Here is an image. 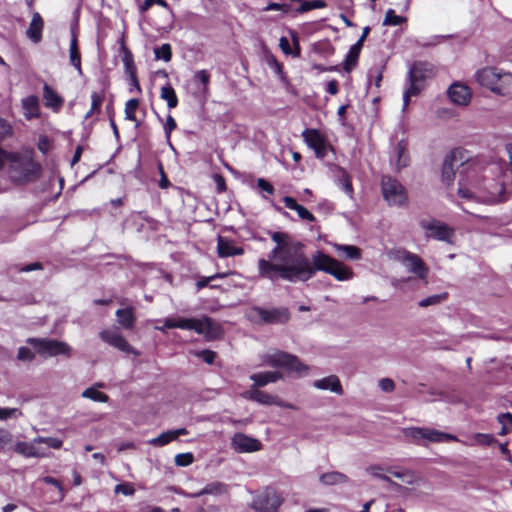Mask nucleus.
I'll use <instances>...</instances> for the list:
<instances>
[{"instance_id": "obj_60", "label": "nucleus", "mask_w": 512, "mask_h": 512, "mask_svg": "<svg viewBox=\"0 0 512 512\" xmlns=\"http://www.w3.org/2000/svg\"><path fill=\"white\" fill-rule=\"evenodd\" d=\"M379 387L384 392H392L395 388V384L390 378H383L379 381Z\"/></svg>"}, {"instance_id": "obj_40", "label": "nucleus", "mask_w": 512, "mask_h": 512, "mask_svg": "<svg viewBox=\"0 0 512 512\" xmlns=\"http://www.w3.org/2000/svg\"><path fill=\"white\" fill-rule=\"evenodd\" d=\"M138 106H139V101L135 98L128 100L125 105V118L127 120L135 122L136 127L139 126V122L136 119V110H137Z\"/></svg>"}, {"instance_id": "obj_17", "label": "nucleus", "mask_w": 512, "mask_h": 512, "mask_svg": "<svg viewBox=\"0 0 512 512\" xmlns=\"http://www.w3.org/2000/svg\"><path fill=\"white\" fill-rule=\"evenodd\" d=\"M304 142L311 148L316 157L323 159L327 155V143L324 136L317 129H305L302 132Z\"/></svg>"}, {"instance_id": "obj_7", "label": "nucleus", "mask_w": 512, "mask_h": 512, "mask_svg": "<svg viewBox=\"0 0 512 512\" xmlns=\"http://www.w3.org/2000/svg\"><path fill=\"white\" fill-rule=\"evenodd\" d=\"M247 317L256 324L279 325L290 319V312L286 307L264 308L254 306L247 311Z\"/></svg>"}, {"instance_id": "obj_36", "label": "nucleus", "mask_w": 512, "mask_h": 512, "mask_svg": "<svg viewBox=\"0 0 512 512\" xmlns=\"http://www.w3.org/2000/svg\"><path fill=\"white\" fill-rule=\"evenodd\" d=\"M35 444L31 442H17L14 451L24 457L33 458L34 455H41L39 452L34 450Z\"/></svg>"}, {"instance_id": "obj_16", "label": "nucleus", "mask_w": 512, "mask_h": 512, "mask_svg": "<svg viewBox=\"0 0 512 512\" xmlns=\"http://www.w3.org/2000/svg\"><path fill=\"white\" fill-rule=\"evenodd\" d=\"M99 337L107 344L117 348L118 350L128 353L134 354L135 356H139L140 353L135 348H133L124 336L117 329H106L99 333Z\"/></svg>"}, {"instance_id": "obj_48", "label": "nucleus", "mask_w": 512, "mask_h": 512, "mask_svg": "<svg viewBox=\"0 0 512 512\" xmlns=\"http://www.w3.org/2000/svg\"><path fill=\"white\" fill-rule=\"evenodd\" d=\"M194 460L192 453H180L174 458V462L177 466L186 467L190 465Z\"/></svg>"}, {"instance_id": "obj_32", "label": "nucleus", "mask_w": 512, "mask_h": 512, "mask_svg": "<svg viewBox=\"0 0 512 512\" xmlns=\"http://www.w3.org/2000/svg\"><path fill=\"white\" fill-rule=\"evenodd\" d=\"M348 480L345 474L337 471L323 473L320 476V482L325 485L343 484L348 482Z\"/></svg>"}, {"instance_id": "obj_34", "label": "nucleus", "mask_w": 512, "mask_h": 512, "mask_svg": "<svg viewBox=\"0 0 512 512\" xmlns=\"http://www.w3.org/2000/svg\"><path fill=\"white\" fill-rule=\"evenodd\" d=\"M160 97L167 102V106L172 109L178 104V98L174 88L167 84L161 88Z\"/></svg>"}, {"instance_id": "obj_26", "label": "nucleus", "mask_w": 512, "mask_h": 512, "mask_svg": "<svg viewBox=\"0 0 512 512\" xmlns=\"http://www.w3.org/2000/svg\"><path fill=\"white\" fill-rule=\"evenodd\" d=\"M188 432L185 428H179L176 430L166 431L161 433L159 436L148 440V444L152 446H165L177 439L181 435H186Z\"/></svg>"}, {"instance_id": "obj_56", "label": "nucleus", "mask_w": 512, "mask_h": 512, "mask_svg": "<svg viewBox=\"0 0 512 512\" xmlns=\"http://www.w3.org/2000/svg\"><path fill=\"white\" fill-rule=\"evenodd\" d=\"M257 187L262 191L269 195H272L275 192V189L271 183L263 178H259L257 180Z\"/></svg>"}, {"instance_id": "obj_33", "label": "nucleus", "mask_w": 512, "mask_h": 512, "mask_svg": "<svg viewBox=\"0 0 512 512\" xmlns=\"http://www.w3.org/2000/svg\"><path fill=\"white\" fill-rule=\"evenodd\" d=\"M116 317L119 324L125 329H131L135 323V317L131 309H118Z\"/></svg>"}, {"instance_id": "obj_59", "label": "nucleus", "mask_w": 512, "mask_h": 512, "mask_svg": "<svg viewBox=\"0 0 512 512\" xmlns=\"http://www.w3.org/2000/svg\"><path fill=\"white\" fill-rule=\"evenodd\" d=\"M32 444H35L34 450L39 452L41 455H34L33 458H44L47 457L49 454L47 452L46 446H43V442L36 441V438L32 440Z\"/></svg>"}, {"instance_id": "obj_10", "label": "nucleus", "mask_w": 512, "mask_h": 512, "mask_svg": "<svg viewBox=\"0 0 512 512\" xmlns=\"http://www.w3.org/2000/svg\"><path fill=\"white\" fill-rule=\"evenodd\" d=\"M419 225L424 231L426 239H434L448 244L454 243L455 230L448 224L431 218L420 220Z\"/></svg>"}, {"instance_id": "obj_20", "label": "nucleus", "mask_w": 512, "mask_h": 512, "mask_svg": "<svg viewBox=\"0 0 512 512\" xmlns=\"http://www.w3.org/2000/svg\"><path fill=\"white\" fill-rule=\"evenodd\" d=\"M369 32H370V27L369 26L364 27L362 34H361L360 38L358 39V41L350 47L348 54L344 61V66H343V69L346 72H350L357 65V61H358L361 49L363 47V43L366 40Z\"/></svg>"}, {"instance_id": "obj_62", "label": "nucleus", "mask_w": 512, "mask_h": 512, "mask_svg": "<svg viewBox=\"0 0 512 512\" xmlns=\"http://www.w3.org/2000/svg\"><path fill=\"white\" fill-rule=\"evenodd\" d=\"M242 253H243V248L234 247L226 241V257L234 256V255H241Z\"/></svg>"}, {"instance_id": "obj_25", "label": "nucleus", "mask_w": 512, "mask_h": 512, "mask_svg": "<svg viewBox=\"0 0 512 512\" xmlns=\"http://www.w3.org/2000/svg\"><path fill=\"white\" fill-rule=\"evenodd\" d=\"M393 154L395 157L397 171H400L409 165L410 158L408 154V144L406 141H399L393 150Z\"/></svg>"}, {"instance_id": "obj_24", "label": "nucleus", "mask_w": 512, "mask_h": 512, "mask_svg": "<svg viewBox=\"0 0 512 512\" xmlns=\"http://www.w3.org/2000/svg\"><path fill=\"white\" fill-rule=\"evenodd\" d=\"M313 386L320 390H329L338 395L343 394L340 380L336 375H330L322 379L315 380Z\"/></svg>"}, {"instance_id": "obj_63", "label": "nucleus", "mask_w": 512, "mask_h": 512, "mask_svg": "<svg viewBox=\"0 0 512 512\" xmlns=\"http://www.w3.org/2000/svg\"><path fill=\"white\" fill-rule=\"evenodd\" d=\"M497 419H498V422L501 423L503 426H507V425L512 426V414L509 412L499 414Z\"/></svg>"}, {"instance_id": "obj_51", "label": "nucleus", "mask_w": 512, "mask_h": 512, "mask_svg": "<svg viewBox=\"0 0 512 512\" xmlns=\"http://www.w3.org/2000/svg\"><path fill=\"white\" fill-rule=\"evenodd\" d=\"M190 353L198 358L203 359V361L207 364H212L216 357L215 353L209 350L191 351Z\"/></svg>"}, {"instance_id": "obj_57", "label": "nucleus", "mask_w": 512, "mask_h": 512, "mask_svg": "<svg viewBox=\"0 0 512 512\" xmlns=\"http://www.w3.org/2000/svg\"><path fill=\"white\" fill-rule=\"evenodd\" d=\"M103 98L97 92L91 94V112H98L100 110Z\"/></svg>"}, {"instance_id": "obj_13", "label": "nucleus", "mask_w": 512, "mask_h": 512, "mask_svg": "<svg viewBox=\"0 0 512 512\" xmlns=\"http://www.w3.org/2000/svg\"><path fill=\"white\" fill-rule=\"evenodd\" d=\"M243 397L250 401L256 402L260 405H274L281 408H287L292 410L296 409L295 405L285 402L277 395L267 393L265 391L260 390L259 388L249 387V389L246 392H244Z\"/></svg>"}, {"instance_id": "obj_39", "label": "nucleus", "mask_w": 512, "mask_h": 512, "mask_svg": "<svg viewBox=\"0 0 512 512\" xmlns=\"http://www.w3.org/2000/svg\"><path fill=\"white\" fill-rule=\"evenodd\" d=\"M338 170L340 173V176L338 178V185L345 193H347L349 196H352L353 186L351 183L350 176L347 174V172L344 169L339 168Z\"/></svg>"}, {"instance_id": "obj_58", "label": "nucleus", "mask_w": 512, "mask_h": 512, "mask_svg": "<svg viewBox=\"0 0 512 512\" xmlns=\"http://www.w3.org/2000/svg\"><path fill=\"white\" fill-rule=\"evenodd\" d=\"M153 4H158L164 8L168 7V3L165 0H145L139 7L140 11H147Z\"/></svg>"}, {"instance_id": "obj_4", "label": "nucleus", "mask_w": 512, "mask_h": 512, "mask_svg": "<svg viewBox=\"0 0 512 512\" xmlns=\"http://www.w3.org/2000/svg\"><path fill=\"white\" fill-rule=\"evenodd\" d=\"M476 81L498 95H504L512 85V74L501 72L495 67H484L475 73Z\"/></svg>"}, {"instance_id": "obj_18", "label": "nucleus", "mask_w": 512, "mask_h": 512, "mask_svg": "<svg viewBox=\"0 0 512 512\" xmlns=\"http://www.w3.org/2000/svg\"><path fill=\"white\" fill-rule=\"evenodd\" d=\"M221 493H222V485L220 483H211V484H208L201 491H199L197 493L185 494V496L192 497V498L211 496L212 503H210V500L208 498L203 499V504L207 505V508L200 507V512H215L216 511V508H215L216 498H220Z\"/></svg>"}, {"instance_id": "obj_45", "label": "nucleus", "mask_w": 512, "mask_h": 512, "mask_svg": "<svg viewBox=\"0 0 512 512\" xmlns=\"http://www.w3.org/2000/svg\"><path fill=\"white\" fill-rule=\"evenodd\" d=\"M154 54L156 59H162L165 62H168L172 57L171 46L167 43L162 44L160 47L154 49Z\"/></svg>"}, {"instance_id": "obj_14", "label": "nucleus", "mask_w": 512, "mask_h": 512, "mask_svg": "<svg viewBox=\"0 0 512 512\" xmlns=\"http://www.w3.org/2000/svg\"><path fill=\"white\" fill-rule=\"evenodd\" d=\"M462 152L459 149L452 150L448 155H446L443 165H442V171H441V177L442 182L446 185H451L455 178V171L454 167L458 165L460 162V166H462L463 176H466L464 168L467 167L469 164H464L462 161Z\"/></svg>"}, {"instance_id": "obj_31", "label": "nucleus", "mask_w": 512, "mask_h": 512, "mask_svg": "<svg viewBox=\"0 0 512 512\" xmlns=\"http://www.w3.org/2000/svg\"><path fill=\"white\" fill-rule=\"evenodd\" d=\"M69 58L71 65L74 66V68L78 71L79 75H82L81 54L78 48L77 37L74 32H72V38L70 41Z\"/></svg>"}, {"instance_id": "obj_9", "label": "nucleus", "mask_w": 512, "mask_h": 512, "mask_svg": "<svg viewBox=\"0 0 512 512\" xmlns=\"http://www.w3.org/2000/svg\"><path fill=\"white\" fill-rule=\"evenodd\" d=\"M26 343L33 346L36 352L44 358L71 354V347L66 342L55 339L30 337Z\"/></svg>"}, {"instance_id": "obj_53", "label": "nucleus", "mask_w": 512, "mask_h": 512, "mask_svg": "<svg viewBox=\"0 0 512 512\" xmlns=\"http://www.w3.org/2000/svg\"><path fill=\"white\" fill-rule=\"evenodd\" d=\"M11 442H12V434L5 429H0V451H4L5 448Z\"/></svg>"}, {"instance_id": "obj_61", "label": "nucleus", "mask_w": 512, "mask_h": 512, "mask_svg": "<svg viewBox=\"0 0 512 512\" xmlns=\"http://www.w3.org/2000/svg\"><path fill=\"white\" fill-rule=\"evenodd\" d=\"M176 121L171 115L167 116L166 124L164 126V130L166 133V136L169 137L170 133L176 128Z\"/></svg>"}, {"instance_id": "obj_29", "label": "nucleus", "mask_w": 512, "mask_h": 512, "mask_svg": "<svg viewBox=\"0 0 512 512\" xmlns=\"http://www.w3.org/2000/svg\"><path fill=\"white\" fill-rule=\"evenodd\" d=\"M283 203L286 208L296 211L299 218H301L302 220H306L309 222L315 221L314 215L304 206L299 205L293 197L285 196L283 198Z\"/></svg>"}, {"instance_id": "obj_55", "label": "nucleus", "mask_w": 512, "mask_h": 512, "mask_svg": "<svg viewBox=\"0 0 512 512\" xmlns=\"http://www.w3.org/2000/svg\"><path fill=\"white\" fill-rule=\"evenodd\" d=\"M12 134V127L5 119L0 118V141Z\"/></svg>"}, {"instance_id": "obj_8", "label": "nucleus", "mask_w": 512, "mask_h": 512, "mask_svg": "<svg viewBox=\"0 0 512 512\" xmlns=\"http://www.w3.org/2000/svg\"><path fill=\"white\" fill-rule=\"evenodd\" d=\"M389 259L401 263L406 269L415 274L419 279L425 280L429 273V268L425 262L415 253L404 248H395L388 252Z\"/></svg>"}, {"instance_id": "obj_49", "label": "nucleus", "mask_w": 512, "mask_h": 512, "mask_svg": "<svg viewBox=\"0 0 512 512\" xmlns=\"http://www.w3.org/2000/svg\"><path fill=\"white\" fill-rule=\"evenodd\" d=\"M123 63L125 66V71L129 75L130 78L134 79V72L136 71V68L133 64V57L130 52H125L123 57Z\"/></svg>"}, {"instance_id": "obj_28", "label": "nucleus", "mask_w": 512, "mask_h": 512, "mask_svg": "<svg viewBox=\"0 0 512 512\" xmlns=\"http://www.w3.org/2000/svg\"><path fill=\"white\" fill-rule=\"evenodd\" d=\"M43 99L45 106L58 111L63 105V99L47 83L43 86Z\"/></svg>"}, {"instance_id": "obj_64", "label": "nucleus", "mask_w": 512, "mask_h": 512, "mask_svg": "<svg viewBox=\"0 0 512 512\" xmlns=\"http://www.w3.org/2000/svg\"><path fill=\"white\" fill-rule=\"evenodd\" d=\"M384 470H385V468H383L381 465H378V464L370 465L366 468V472L376 478H377V476H379V474H381V471H384Z\"/></svg>"}, {"instance_id": "obj_54", "label": "nucleus", "mask_w": 512, "mask_h": 512, "mask_svg": "<svg viewBox=\"0 0 512 512\" xmlns=\"http://www.w3.org/2000/svg\"><path fill=\"white\" fill-rule=\"evenodd\" d=\"M135 492L134 487L129 483H122L115 486V493L123 494L126 496L133 495Z\"/></svg>"}, {"instance_id": "obj_12", "label": "nucleus", "mask_w": 512, "mask_h": 512, "mask_svg": "<svg viewBox=\"0 0 512 512\" xmlns=\"http://www.w3.org/2000/svg\"><path fill=\"white\" fill-rule=\"evenodd\" d=\"M283 503V497L272 487L258 491L252 499L251 508L256 512H277Z\"/></svg>"}, {"instance_id": "obj_37", "label": "nucleus", "mask_w": 512, "mask_h": 512, "mask_svg": "<svg viewBox=\"0 0 512 512\" xmlns=\"http://www.w3.org/2000/svg\"><path fill=\"white\" fill-rule=\"evenodd\" d=\"M82 397L90 399V400L95 401V402H103V403H105V402H107L109 400V397H108L107 394L98 391L94 387H90V388L85 389L82 392Z\"/></svg>"}, {"instance_id": "obj_35", "label": "nucleus", "mask_w": 512, "mask_h": 512, "mask_svg": "<svg viewBox=\"0 0 512 512\" xmlns=\"http://www.w3.org/2000/svg\"><path fill=\"white\" fill-rule=\"evenodd\" d=\"M408 88L403 93V110H405L409 104L410 98L412 96H417L420 91L421 87L419 86V82L414 81L413 79H408Z\"/></svg>"}, {"instance_id": "obj_38", "label": "nucleus", "mask_w": 512, "mask_h": 512, "mask_svg": "<svg viewBox=\"0 0 512 512\" xmlns=\"http://www.w3.org/2000/svg\"><path fill=\"white\" fill-rule=\"evenodd\" d=\"M407 21L406 17L396 15L393 9H388L383 20L384 26H398Z\"/></svg>"}, {"instance_id": "obj_42", "label": "nucleus", "mask_w": 512, "mask_h": 512, "mask_svg": "<svg viewBox=\"0 0 512 512\" xmlns=\"http://www.w3.org/2000/svg\"><path fill=\"white\" fill-rule=\"evenodd\" d=\"M326 2L323 0H310L304 1L302 4L296 9L297 13H305L307 11L313 9H322L326 7Z\"/></svg>"}, {"instance_id": "obj_22", "label": "nucleus", "mask_w": 512, "mask_h": 512, "mask_svg": "<svg viewBox=\"0 0 512 512\" xmlns=\"http://www.w3.org/2000/svg\"><path fill=\"white\" fill-rule=\"evenodd\" d=\"M250 380L253 382L250 387L260 388L271 383H276L283 379V374L279 371H263L250 375Z\"/></svg>"}, {"instance_id": "obj_23", "label": "nucleus", "mask_w": 512, "mask_h": 512, "mask_svg": "<svg viewBox=\"0 0 512 512\" xmlns=\"http://www.w3.org/2000/svg\"><path fill=\"white\" fill-rule=\"evenodd\" d=\"M24 117L27 120L40 117V104L39 99L35 95H30L21 100Z\"/></svg>"}, {"instance_id": "obj_11", "label": "nucleus", "mask_w": 512, "mask_h": 512, "mask_svg": "<svg viewBox=\"0 0 512 512\" xmlns=\"http://www.w3.org/2000/svg\"><path fill=\"white\" fill-rule=\"evenodd\" d=\"M381 191L384 199L390 206L407 205L408 196L404 186L391 176H383L381 179Z\"/></svg>"}, {"instance_id": "obj_2", "label": "nucleus", "mask_w": 512, "mask_h": 512, "mask_svg": "<svg viewBox=\"0 0 512 512\" xmlns=\"http://www.w3.org/2000/svg\"><path fill=\"white\" fill-rule=\"evenodd\" d=\"M466 176L461 172L458 195L467 200H475L485 204H495L508 199L502 180L480 179L476 168L468 165L464 168Z\"/></svg>"}, {"instance_id": "obj_50", "label": "nucleus", "mask_w": 512, "mask_h": 512, "mask_svg": "<svg viewBox=\"0 0 512 512\" xmlns=\"http://www.w3.org/2000/svg\"><path fill=\"white\" fill-rule=\"evenodd\" d=\"M21 415L22 412L18 408L0 407V420H6L8 418H18Z\"/></svg>"}, {"instance_id": "obj_46", "label": "nucleus", "mask_w": 512, "mask_h": 512, "mask_svg": "<svg viewBox=\"0 0 512 512\" xmlns=\"http://www.w3.org/2000/svg\"><path fill=\"white\" fill-rule=\"evenodd\" d=\"M473 439L476 444L482 446H489L496 441L495 437L492 434L487 433H476L473 436Z\"/></svg>"}, {"instance_id": "obj_1", "label": "nucleus", "mask_w": 512, "mask_h": 512, "mask_svg": "<svg viewBox=\"0 0 512 512\" xmlns=\"http://www.w3.org/2000/svg\"><path fill=\"white\" fill-rule=\"evenodd\" d=\"M276 246L267 258L258 260V275L272 282L285 280L288 282H306L317 271L332 275L338 281H346L353 277V271L335 258L318 250L309 258L305 246L300 241L291 240L284 232L271 235Z\"/></svg>"}, {"instance_id": "obj_27", "label": "nucleus", "mask_w": 512, "mask_h": 512, "mask_svg": "<svg viewBox=\"0 0 512 512\" xmlns=\"http://www.w3.org/2000/svg\"><path fill=\"white\" fill-rule=\"evenodd\" d=\"M432 73V66L426 62L414 63L408 72V79H413L417 82L424 81Z\"/></svg>"}, {"instance_id": "obj_43", "label": "nucleus", "mask_w": 512, "mask_h": 512, "mask_svg": "<svg viewBox=\"0 0 512 512\" xmlns=\"http://www.w3.org/2000/svg\"><path fill=\"white\" fill-rule=\"evenodd\" d=\"M337 251H342L344 256L349 259L358 260L361 258L360 249L352 245H336Z\"/></svg>"}, {"instance_id": "obj_3", "label": "nucleus", "mask_w": 512, "mask_h": 512, "mask_svg": "<svg viewBox=\"0 0 512 512\" xmlns=\"http://www.w3.org/2000/svg\"><path fill=\"white\" fill-rule=\"evenodd\" d=\"M9 173L14 182H33L40 177L41 166L28 154H13L10 158Z\"/></svg>"}, {"instance_id": "obj_15", "label": "nucleus", "mask_w": 512, "mask_h": 512, "mask_svg": "<svg viewBox=\"0 0 512 512\" xmlns=\"http://www.w3.org/2000/svg\"><path fill=\"white\" fill-rule=\"evenodd\" d=\"M207 327V320H199L193 318H167L164 321V326L157 327V329L162 332H165L166 329L180 328L185 330H194L197 333L202 334L206 331Z\"/></svg>"}, {"instance_id": "obj_6", "label": "nucleus", "mask_w": 512, "mask_h": 512, "mask_svg": "<svg viewBox=\"0 0 512 512\" xmlns=\"http://www.w3.org/2000/svg\"><path fill=\"white\" fill-rule=\"evenodd\" d=\"M262 360L264 365L273 368H284L289 373H295L297 376L305 375L309 371V367L303 364L297 356L279 350L265 354Z\"/></svg>"}, {"instance_id": "obj_47", "label": "nucleus", "mask_w": 512, "mask_h": 512, "mask_svg": "<svg viewBox=\"0 0 512 512\" xmlns=\"http://www.w3.org/2000/svg\"><path fill=\"white\" fill-rule=\"evenodd\" d=\"M36 441L43 442L46 448L60 449L63 445L62 440L54 437H36Z\"/></svg>"}, {"instance_id": "obj_44", "label": "nucleus", "mask_w": 512, "mask_h": 512, "mask_svg": "<svg viewBox=\"0 0 512 512\" xmlns=\"http://www.w3.org/2000/svg\"><path fill=\"white\" fill-rule=\"evenodd\" d=\"M447 296H448L447 293L431 295V296H428V297L422 299L421 301H419L418 305L420 307H428V306L437 305V304H440L441 302H443L444 300H446Z\"/></svg>"}, {"instance_id": "obj_52", "label": "nucleus", "mask_w": 512, "mask_h": 512, "mask_svg": "<svg viewBox=\"0 0 512 512\" xmlns=\"http://www.w3.org/2000/svg\"><path fill=\"white\" fill-rule=\"evenodd\" d=\"M35 358V354L33 353L32 350H30L29 348L27 347H20L18 349V353H17V359L19 361H28V362H31L33 361Z\"/></svg>"}, {"instance_id": "obj_19", "label": "nucleus", "mask_w": 512, "mask_h": 512, "mask_svg": "<svg viewBox=\"0 0 512 512\" xmlns=\"http://www.w3.org/2000/svg\"><path fill=\"white\" fill-rule=\"evenodd\" d=\"M231 445L235 451L240 453H251L259 451L262 447L261 442L242 433H237L232 437Z\"/></svg>"}, {"instance_id": "obj_41", "label": "nucleus", "mask_w": 512, "mask_h": 512, "mask_svg": "<svg viewBox=\"0 0 512 512\" xmlns=\"http://www.w3.org/2000/svg\"><path fill=\"white\" fill-rule=\"evenodd\" d=\"M222 277H223V275L219 274V273H217L215 275H212V276H208V277H204V276L199 277L197 282H196L197 291H199L202 288L207 287V286H209L210 288H218V287H220L219 284H214L213 282L216 279L222 278Z\"/></svg>"}, {"instance_id": "obj_5", "label": "nucleus", "mask_w": 512, "mask_h": 512, "mask_svg": "<svg viewBox=\"0 0 512 512\" xmlns=\"http://www.w3.org/2000/svg\"><path fill=\"white\" fill-rule=\"evenodd\" d=\"M404 437L411 443L427 446L429 443L458 441L457 436L428 427H407L402 430Z\"/></svg>"}, {"instance_id": "obj_21", "label": "nucleus", "mask_w": 512, "mask_h": 512, "mask_svg": "<svg viewBox=\"0 0 512 512\" xmlns=\"http://www.w3.org/2000/svg\"><path fill=\"white\" fill-rule=\"evenodd\" d=\"M450 100L459 106H466L471 100V91L468 86L461 83H454L448 89Z\"/></svg>"}, {"instance_id": "obj_30", "label": "nucleus", "mask_w": 512, "mask_h": 512, "mask_svg": "<svg viewBox=\"0 0 512 512\" xmlns=\"http://www.w3.org/2000/svg\"><path fill=\"white\" fill-rule=\"evenodd\" d=\"M43 29V20L39 13L35 12L32 16L29 28L27 30V36L35 43L41 40V34Z\"/></svg>"}]
</instances>
